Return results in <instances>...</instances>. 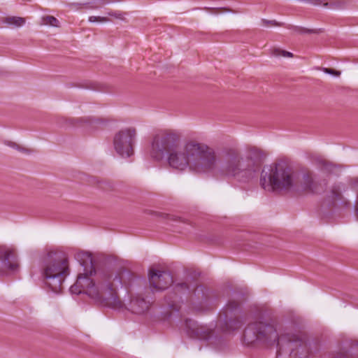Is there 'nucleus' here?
I'll list each match as a JSON object with an SVG mask.
<instances>
[{"mask_svg":"<svg viewBox=\"0 0 358 358\" xmlns=\"http://www.w3.org/2000/svg\"><path fill=\"white\" fill-rule=\"evenodd\" d=\"M4 144L8 147L15 149L16 150H17L22 153L26 154V155H30L34 152V150L32 149L25 148V147H24L21 145H19L17 143L11 141H5Z\"/></svg>","mask_w":358,"mask_h":358,"instance_id":"obj_20","label":"nucleus"},{"mask_svg":"<svg viewBox=\"0 0 358 358\" xmlns=\"http://www.w3.org/2000/svg\"><path fill=\"white\" fill-rule=\"evenodd\" d=\"M88 20L90 22H108L111 21V19L110 17H108L106 16L101 17V16H90L89 17Z\"/></svg>","mask_w":358,"mask_h":358,"instance_id":"obj_27","label":"nucleus"},{"mask_svg":"<svg viewBox=\"0 0 358 358\" xmlns=\"http://www.w3.org/2000/svg\"><path fill=\"white\" fill-rule=\"evenodd\" d=\"M355 208L356 215L358 217V194H357V199H356V201H355Z\"/></svg>","mask_w":358,"mask_h":358,"instance_id":"obj_34","label":"nucleus"},{"mask_svg":"<svg viewBox=\"0 0 358 358\" xmlns=\"http://www.w3.org/2000/svg\"><path fill=\"white\" fill-rule=\"evenodd\" d=\"M41 25H50L55 27H59V20L52 15H45L41 17Z\"/></svg>","mask_w":358,"mask_h":358,"instance_id":"obj_23","label":"nucleus"},{"mask_svg":"<svg viewBox=\"0 0 358 358\" xmlns=\"http://www.w3.org/2000/svg\"><path fill=\"white\" fill-rule=\"evenodd\" d=\"M185 327L189 336L198 339H208L213 334L212 329L206 326L199 325L196 321L191 319L185 320Z\"/></svg>","mask_w":358,"mask_h":358,"instance_id":"obj_12","label":"nucleus"},{"mask_svg":"<svg viewBox=\"0 0 358 358\" xmlns=\"http://www.w3.org/2000/svg\"><path fill=\"white\" fill-rule=\"evenodd\" d=\"M174 290H175L174 296L176 298V297H178V295L188 293L190 290V287L186 282H181V283L177 284L175 286Z\"/></svg>","mask_w":358,"mask_h":358,"instance_id":"obj_24","label":"nucleus"},{"mask_svg":"<svg viewBox=\"0 0 358 358\" xmlns=\"http://www.w3.org/2000/svg\"><path fill=\"white\" fill-rule=\"evenodd\" d=\"M80 5L79 3H72L69 6L70 7H76L77 6Z\"/></svg>","mask_w":358,"mask_h":358,"instance_id":"obj_36","label":"nucleus"},{"mask_svg":"<svg viewBox=\"0 0 358 358\" xmlns=\"http://www.w3.org/2000/svg\"><path fill=\"white\" fill-rule=\"evenodd\" d=\"M2 22L12 27H20L25 24V18L16 16L6 17Z\"/></svg>","mask_w":358,"mask_h":358,"instance_id":"obj_17","label":"nucleus"},{"mask_svg":"<svg viewBox=\"0 0 358 358\" xmlns=\"http://www.w3.org/2000/svg\"><path fill=\"white\" fill-rule=\"evenodd\" d=\"M238 308V302L229 301L220 313L217 327L222 331L229 333L239 329L242 326V321L236 315Z\"/></svg>","mask_w":358,"mask_h":358,"instance_id":"obj_8","label":"nucleus"},{"mask_svg":"<svg viewBox=\"0 0 358 358\" xmlns=\"http://www.w3.org/2000/svg\"><path fill=\"white\" fill-rule=\"evenodd\" d=\"M76 259L84 267V272L78 275L76 282L71 286V292L76 294L84 292L101 306L113 309L122 308L124 303L118 296L117 286L129 287L136 275L124 268L115 274H96L93 258L87 252L76 253Z\"/></svg>","mask_w":358,"mask_h":358,"instance_id":"obj_1","label":"nucleus"},{"mask_svg":"<svg viewBox=\"0 0 358 358\" xmlns=\"http://www.w3.org/2000/svg\"><path fill=\"white\" fill-rule=\"evenodd\" d=\"M4 144L8 147L15 149L16 150H17L22 153L26 154V155H30L34 152V150L32 149L25 148V147H24L21 145H19L17 143L11 141H5Z\"/></svg>","mask_w":358,"mask_h":358,"instance_id":"obj_22","label":"nucleus"},{"mask_svg":"<svg viewBox=\"0 0 358 358\" xmlns=\"http://www.w3.org/2000/svg\"><path fill=\"white\" fill-rule=\"evenodd\" d=\"M302 182L304 190L313 193L322 192L324 187L327 185V182L324 181L323 183L317 181L313 173L309 171L303 173Z\"/></svg>","mask_w":358,"mask_h":358,"instance_id":"obj_13","label":"nucleus"},{"mask_svg":"<svg viewBox=\"0 0 358 358\" xmlns=\"http://www.w3.org/2000/svg\"><path fill=\"white\" fill-rule=\"evenodd\" d=\"M322 70L324 73L333 75L336 77H338L341 75V72L339 71H336L333 69L323 68Z\"/></svg>","mask_w":358,"mask_h":358,"instance_id":"obj_29","label":"nucleus"},{"mask_svg":"<svg viewBox=\"0 0 358 358\" xmlns=\"http://www.w3.org/2000/svg\"><path fill=\"white\" fill-rule=\"evenodd\" d=\"M173 277L169 272L150 269L149 282L152 291H162L167 289L173 283Z\"/></svg>","mask_w":358,"mask_h":358,"instance_id":"obj_11","label":"nucleus"},{"mask_svg":"<svg viewBox=\"0 0 358 358\" xmlns=\"http://www.w3.org/2000/svg\"><path fill=\"white\" fill-rule=\"evenodd\" d=\"M111 2V0H101V4H100V6H103L105 4H107V3H109ZM99 7V6H89L88 8H91V9H96Z\"/></svg>","mask_w":358,"mask_h":358,"instance_id":"obj_33","label":"nucleus"},{"mask_svg":"<svg viewBox=\"0 0 358 358\" xmlns=\"http://www.w3.org/2000/svg\"><path fill=\"white\" fill-rule=\"evenodd\" d=\"M151 303L140 295L132 296L129 304V310L135 314L141 315L147 313Z\"/></svg>","mask_w":358,"mask_h":358,"instance_id":"obj_14","label":"nucleus"},{"mask_svg":"<svg viewBox=\"0 0 358 358\" xmlns=\"http://www.w3.org/2000/svg\"><path fill=\"white\" fill-rule=\"evenodd\" d=\"M357 186H358V181H357Z\"/></svg>","mask_w":358,"mask_h":358,"instance_id":"obj_37","label":"nucleus"},{"mask_svg":"<svg viewBox=\"0 0 358 358\" xmlns=\"http://www.w3.org/2000/svg\"><path fill=\"white\" fill-rule=\"evenodd\" d=\"M162 217L166 220H171V221H180V217L171 214H161Z\"/></svg>","mask_w":358,"mask_h":358,"instance_id":"obj_28","label":"nucleus"},{"mask_svg":"<svg viewBox=\"0 0 358 358\" xmlns=\"http://www.w3.org/2000/svg\"><path fill=\"white\" fill-rule=\"evenodd\" d=\"M136 136L134 128H126L116 133L113 138L115 151L123 157H129L134 154V143Z\"/></svg>","mask_w":358,"mask_h":358,"instance_id":"obj_9","label":"nucleus"},{"mask_svg":"<svg viewBox=\"0 0 358 358\" xmlns=\"http://www.w3.org/2000/svg\"><path fill=\"white\" fill-rule=\"evenodd\" d=\"M69 273V261L63 252L50 250L42 257L41 275L49 290L60 293Z\"/></svg>","mask_w":358,"mask_h":358,"instance_id":"obj_5","label":"nucleus"},{"mask_svg":"<svg viewBox=\"0 0 358 358\" xmlns=\"http://www.w3.org/2000/svg\"><path fill=\"white\" fill-rule=\"evenodd\" d=\"M315 162L321 170L327 173H331L336 167L333 163L327 161L325 159H323L321 157H316L315 159Z\"/></svg>","mask_w":358,"mask_h":358,"instance_id":"obj_16","label":"nucleus"},{"mask_svg":"<svg viewBox=\"0 0 358 358\" xmlns=\"http://www.w3.org/2000/svg\"><path fill=\"white\" fill-rule=\"evenodd\" d=\"M329 197L332 202L341 201L343 199L342 189L339 185L332 186Z\"/></svg>","mask_w":358,"mask_h":358,"instance_id":"obj_19","label":"nucleus"},{"mask_svg":"<svg viewBox=\"0 0 358 358\" xmlns=\"http://www.w3.org/2000/svg\"><path fill=\"white\" fill-rule=\"evenodd\" d=\"M279 323L269 317L251 322L244 330L245 345L277 344V358H307L309 350L305 337L301 334L286 333L279 336Z\"/></svg>","mask_w":358,"mask_h":358,"instance_id":"obj_2","label":"nucleus"},{"mask_svg":"<svg viewBox=\"0 0 358 358\" xmlns=\"http://www.w3.org/2000/svg\"><path fill=\"white\" fill-rule=\"evenodd\" d=\"M348 4V0H329V1L326 0L324 6L331 9L338 10L346 8Z\"/></svg>","mask_w":358,"mask_h":358,"instance_id":"obj_18","label":"nucleus"},{"mask_svg":"<svg viewBox=\"0 0 358 358\" xmlns=\"http://www.w3.org/2000/svg\"><path fill=\"white\" fill-rule=\"evenodd\" d=\"M260 185L268 192L289 191L296 185V173L287 162L280 160L263 169Z\"/></svg>","mask_w":358,"mask_h":358,"instance_id":"obj_6","label":"nucleus"},{"mask_svg":"<svg viewBox=\"0 0 358 358\" xmlns=\"http://www.w3.org/2000/svg\"><path fill=\"white\" fill-rule=\"evenodd\" d=\"M108 17H110L113 19L124 21L126 19L127 13L120 10H110L106 12Z\"/></svg>","mask_w":358,"mask_h":358,"instance_id":"obj_25","label":"nucleus"},{"mask_svg":"<svg viewBox=\"0 0 358 358\" xmlns=\"http://www.w3.org/2000/svg\"><path fill=\"white\" fill-rule=\"evenodd\" d=\"M168 163L178 171L189 168L196 173H208L215 168L217 157L214 150L207 145L188 141L169 154Z\"/></svg>","mask_w":358,"mask_h":358,"instance_id":"obj_4","label":"nucleus"},{"mask_svg":"<svg viewBox=\"0 0 358 358\" xmlns=\"http://www.w3.org/2000/svg\"><path fill=\"white\" fill-rule=\"evenodd\" d=\"M270 54L274 57H293L294 55L288 51L281 50L280 48H274L271 50Z\"/></svg>","mask_w":358,"mask_h":358,"instance_id":"obj_26","label":"nucleus"},{"mask_svg":"<svg viewBox=\"0 0 358 358\" xmlns=\"http://www.w3.org/2000/svg\"><path fill=\"white\" fill-rule=\"evenodd\" d=\"M262 22L264 26H280V24L278 23L275 20L269 21L265 19H262Z\"/></svg>","mask_w":358,"mask_h":358,"instance_id":"obj_30","label":"nucleus"},{"mask_svg":"<svg viewBox=\"0 0 358 358\" xmlns=\"http://www.w3.org/2000/svg\"><path fill=\"white\" fill-rule=\"evenodd\" d=\"M19 268L20 263L15 248L0 245V275L15 273Z\"/></svg>","mask_w":358,"mask_h":358,"instance_id":"obj_10","label":"nucleus"},{"mask_svg":"<svg viewBox=\"0 0 358 358\" xmlns=\"http://www.w3.org/2000/svg\"><path fill=\"white\" fill-rule=\"evenodd\" d=\"M4 144L8 147L15 149L16 150H17L22 153L26 154V155H30L34 152V150L32 149L25 148V147H24L21 145H19L17 143L11 141H5Z\"/></svg>","mask_w":358,"mask_h":358,"instance_id":"obj_21","label":"nucleus"},{"mask_svg":"<svg viewBox=\"0 0 358 358\" xmlns=\"http://www.w3.org/2000/svg\"><path fill=\"white\" fill-rule=\"evenodd\" d=\"M295 31H299V32H305V33H319L318 31L314 30V29H307L301 27H294Z\"/></svg>","mask_w":358,"mask_h":358,"instance_id":"obj_31","label":"nucleus"},{"mask_svg":"<svg viewBox=\"0 0 358 358\" xmlns=\"http://www.w3.org/2000/svg\"><path fill=\"white\" fill-rule=\"evenodd\" d=\"M180 135L173 130L159 131L154 136L151 143L152 157L160 160L165 152L169 154L176 148H179Z\"/></svg>","mask_w":358,"mask_h":358,"instance_id":"obj_7","label":"nucleus"},{"mask_svg":"<svg viewBox=\"0 0 358 358\" xmlns=\"http://www.w3.org/2000/svg\"><path fill=\"white\" fill-rule=\"evenodd\" d=\"M247 148L245 157L235 148L223 151L221 156L223 162L219 169L220 174L242 182H248L256 178L266 155L256 146Z\"/></svg>","mask_w":358,"mask_h":358,"instance_id":"obj_3","label":"nucleus"},{"mask_svg":"<svg viewBox=\"0 0 358 358\" xmlns=\"http://www.w3.org/2000/svg\"><path fill=\"white\" fill-rule=\"evenodd\" d=\"M203 292V287H197L194 290V294L196 296V293L197 292Z\"/></svg>","mask_w":358,"mask_h":358,"instance_id":"obj_35","label":"nucleus"},{"mask_svg":"<svg viewBox=\"0 0 358 358\" xmlns=\"http://www.w3.org/2000/svg\"><path fill=\"white\" fill-rule=\"evenodd\" d=\"M166 300L167 305L169 306V307L170 308H171L173 310H179V307L176 303V300H174V301H169L168 299H166Z\"/></svg>","mask_w":358,"mask_h":358,"instance_id":"obj_32","label":"nucleus"},{"mask_svg":"<svg viewBox=\"0 0 358 358\" xmlns=\"http://www.w3.org/2000/svg\"><path fill=\"white\" fill-rule=\"evenodd\" d=\"M358 348V341L354 340H347L343 344L342 348L334 352L331 358H350L349 352L350 350Z\"/></svg>","mask_w":358,"mask_h":358,"instance_id":"obj_15","label":"nucleus"}]
</instances>
